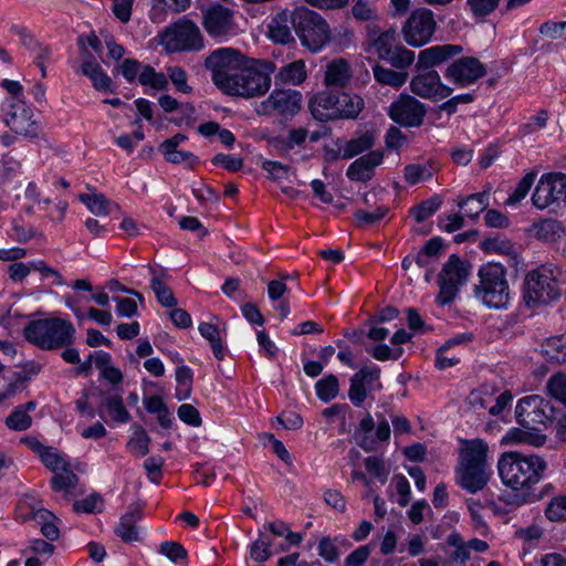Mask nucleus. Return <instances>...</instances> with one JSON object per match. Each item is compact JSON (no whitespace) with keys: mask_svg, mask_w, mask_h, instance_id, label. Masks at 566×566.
<instances>
[{"mask_svg":"<svg viewBox=\"0 0 566 566\" xmlns=\"http://www.w3.org/2000/svg\"><path fill=\"white\" fill-rule=\"evenodd\" d=\"M501 0H467L470 12L475 18L486 17L492 13Z\"/></svg>","mask_w":566,"mask_h":566,"instance_id":"nucleus-58","label":"nucleus"},{"mask_svg":"<svg viewBox=\"0 0 566 566\" xmlns=\"http://www.w3.org/2000/svg\"><path fill=\"white\" fill-rule=\"evenodd\" d=\"M375 144V139L371 134H364L358 138L352 139L346 143L343 149V159L353 158L366 150H369Z\"/></svg>","mask_w":566,"mask_h":566,"instance_id":"nucleus-45","label":"nucleus"},{"mask_svg":"<svg viewBox=\"0 0 566 566\" xmlns=\"http://www.w3.org/2000/svg\"><path fill=\"white\" fill-rule=\"evenodd\" d=\"M77 475L72 471L71 467H69L67 469L54 473L51 479V486L53 491L62 493L64 497H69L77 485Z\"/></svg>","mask_w":566,"mask_h":566,"instance_id":"nucleus-38","label":"nucleus"},{"mask_svg":"<svg viewBox=\"0 0 566 566\" xmlns=\"http://www.w3.org/2000/svg\"><path fill=\"white\" fill-rule=\"evenodd\" d=\"M536 178V172L531 171L526 174L520 182L516 185L514 191L512 195L509 196V198L505 200V205L507 206H514L518 202H521L531 190L534 180Z\"/></svg>","mask_w":566,"mask_h":566,"instance_id":"nucleus-52","label":"nucleus"},{"mask_svg":"<svg viewBox=\"0 0 566 566\" xmlns=\"http://www.w3.org/2000/svg\"><path fill=\"white\" fill-rule=\"evenodd\" d=\"M437 30L434 13L427 8H417L401 25L403 41L412 48L428 44Z\"/></svg>","mask_w":566,"mask_h":566,"instance_id":"nucleus-11","label":"nucleus"},{"mask_svg":"<svg viewBox=\"0 0 566 566\" xmlns=\"http://www.w3.org/2000/svg\"><path fill=\"white\" fill-rule=\"evenodd\" d=\"M373 74L375 80L382 84V85H389L395 88L401 87L408 78V74L405 72H397L391 69L384 67L379 64H376L373 67Z\"/></svg>","mask_w":566,"mask_h":566,"instance_id":"nucleus-40","label":"nucleus"},{"mask_svg":"<svg viewBox=\"0 0 566 566\" xmlns=\"http://www.w3.org/2000/svg\"><path fill=\"white\" fill-rule=\"evenodd\" d=\"M506 439L511 442H525L534 447H541L546 442V437L543 434L530 433L518 429L510 431Z\"/></svg>","mask_w":566,"mask_h":566,"instance_id":"nucleus-60","label":"nucleus"},{"mask_svg":"<svg viewBox=\"0 0 566 566\" xmlns=\"http://www.w3.org/2000/svg\"><path fill=\"white\" fill-rule=\"evenodd\" d=\"M143 516V509L139 504L129 505L127 512L120 517L115 533L126 543L139 541V533L136 526L137 521Z\"/></svg>","mask_w":566,"mask_h":566,"instance_id":"nucleus-28","label":"nucleus"},{"mask_svg":"<svg viewBox=\"0 0 566 566\" xmlns=\"http://www.w3.org/2000/svg\"><path fill=\"white\" fill-rule=\"evenodd\" d=\"M159 43L168 53L199 52L205 48V39L199 27L182 17L159 33Z\"/></svg>","mask_w":566,"mask_h":566,"instance_id":"nucleus-7","label":"nucleus"},{"mask_svg":"<svg viewBox=\"0 0 566 566\" xmlns=\"http://www.w3.org/2000/svg\"><path fill=\"white\" fill-rule=\"evenodd\" d=\"M315 390L317 397L324 401L328 402L337 397L339 392V382L335 375H328L322 379H319L315 384Z\"/></svg>","mask_w":566,"mask_h":566,"instance_id":"nucleus-44","label":"nucleus"},{"mask_svg":"<svg viewBox=\"0 0 566 566\" xmlns=\"http://www.w3.org/2000/svg\"><path fill=\"white\" fill-rule=\"evenodd\" d=\"M465 210V216L476 218L489 206V196L485 192L474 193L458 202Z\"/></svg>","mask_w":566,"mask_h":566,"instance_id":"nucleus-42","label":"nucleus"},{"mask_svg":"<svg viewBox=\"0 0 566 566\" xmlns=\"http://www.w3.org/2000/svg\"><path fill=\"white\" fill-rule=\"evenodd\" d=\"M271 547L272 542L263 534H260L259 538L250 547L251 558L258 563L266 562L272 556Z\"/></svg>","mask_w":566,"mask_h":566,"instance_id":"nucleus-56","label":"nucleus"},{"mask_svg":"<svg viewBox=\"0 0 566 566\" xmlns=\"http://www.w3.org/2000/svg\"><path fill=\"white\" fill-rule=\"evenodd\" d=\"M294 10H286L275 14L269 23V36L272 41L280 44H287L294 41L293 29Z\"/></svg>","mask_w":566,"mask_h":566,"instance_id":"nucleus-26","label":"nucleus"},{"mask_svg":"<svg viewBox=\"0 0 566 566\" xmlns=\"http://www.w3.org/2000/svg\"><path fill=\"white\" fill-rule=\"evenodd\" d=\"M541 354L551 364H566V335L560 334L545 338L541 345Z\"/></svg>","mask_w":566,"mask_h":566,"instance_id":"nucleus-30","label":"nucleus"},{"mask_svg":"<svg viewBox=\"0 0 566 566\" xmlns=\"http://www.w3.org/2000/svg\"><path fill=\"white\" fill-rule=\"evenodd\" d=\"M248 56L233 48H220L205 59V67L211 73L212 83L224 91L238 72L242 69Z\"/></svg>","mask_w":566,"mask_h":566,"instance_id":"nucleus-10","label":"nucleus"},{"mask_svg":"<svg viewBox=\"0 0 566 566\" xmlns=\"http://www.w3.org/2000/svg\"><path fill=\"white\" fill-rule=\"evenodd\" d=\"M363 107L360 96L340 92L317 96L312 104V113L319 119L356 118Z\"/></svg>","mask_w":566,"mask_h":566,"instance_id":"nucleus-9","label":"nucleus"},{"mask_svg":"<svg viewBox=\"0 0 566 566\" xmlns=\"http://www.w3.org/2000/svg\"><path fill=\"white\" fill-rule=\"evenodd\" d=\"M384 160L381 150H371L353 161L347 168L346 176L352 181L368 182L375 176V169Z\"/></svg>","mask_w":566,"mask_h":566,"instance_id":"nucleus-22","label":"nucleus"},{"mask_svg":"<svg viewBox=\"0 0 566 566\" xmlns=\"http://www.w3.org/2000/svg\"><path fill=\"white\" fill-rule=\"evenodd\" d=\"M468 273L461 260L451 255L439 274V294L437 301L441 305L452 302L459 291V286L467 280Z\"/></svg>","mask_w":566,"mask_h":566,"instance_id":"nucleus-15","label":"nucleus"},{"mask_svg":"<svg viewBox=\"0 0 566 566\" xmlns=\"http://www.w3.org/2000/svg\"><path fill=\"white\" fill-rule=\"evenodd\" d=\"M6 125L17 135L25 138H35L39 136L40 127L33 118V113L22 101H9L4 111Z\"/></svg>","mask_w":566,"mask_h":566,"instance_id":"nucleus-16","label":"nucleus"},{"mask_svg":"<svg viewBox=\"0 0 566 566\" xmlns=\"http://www.w3.org/2000/svg\"><path fill=\"white\" fill-rule=\"evenodd\" d=\"M167 78L171 81L175 88L184 94L192 93V87L188 84V76L186 71L178 65L167 67Z\"/></svg>","mask_w":566,"mask_h":566,"instance_id":"nucleus-55","label":"nucleus"},{"mask_svg":"<svg viewBox=\"0 0 566 566\" xmlns=\"http://www.w3.org/2000/svg\"><path fill=\"white\" fill-rule=\"evenodd\" d=\"M307 77L306 65L303 60H295L279 69L275 82L280 84L301 85Z\"/></svg>","mask_w":566,"mask_h":566,"instance_id":"nucleus-32","label":"nucleus"},{"mask_svg":"<svg viewBox=\"0 0 566 566\" xmlns=\"http://www.w3.org/2000/svg\"><path fill=\"white\" fill-rule=\"evenodd\" d=\"M462 51V46L458 44L433 45L419 52L416 66L418 70H429L461 54Z\"/></svg>","mask_w":566,"mask_h":566,"instance_id":"nucleus-23","label":"nucleus"},{"mask_svg":"<svg viewBox=\"0 0 566 566\" xmlns=\"http://www.w3.org/2000/svg\"><path fill=\"white\" fill-rule=\"evenodd\" d=\"M559 296L560 291L552 265H541L526 274L523 298L528 307L549 304Z\"/></svg>","mask_w":566,"mask_h":566,"instance_id":"nucleus-8","label":"nucleus"},{"mask_svg":"<svg viewBox=\"0 0 566 566\" xmlns=\"http://www.w3.org/2000/svg\"><path fill=\"white\" fill-rule=\"evenodd\" d=\"M23 46L29 52L30 56L33 59L34 63L39 66L41 71V76H46L45 62L49 60L51 51L49 48L42 45L40 42L34 40L31 36L23 38Z\"/></svg>","mask_w":566,"mask_h":566,"instance_id":"nucleus-39","label":"nucleus"},{"mask_svg":"<svg viewBox=\"0 0 566 566\" xmlns=\"http://www.w3.org/2000/svg\"><path fill=\"white\" fill-rule=\"evenodd\" d=\"M317 551L318 555L327 563H335L339 558L338 548L329 536L319 539Z\"/></svg>","mask_w":566,"mask_h":566,"instance_id":"nucleus-62","label":"nucleus"},{"mask_svg":"<svg viewBox=\"0 0 566 566\" xmlns=\"http://www.w3.org/2000/svg\"><path fill=\"white\" fill-rule=\"evenodd\" d=\"M42 463L46 469L53 473L60 472L71 467L70 462L62 455L55 448L48 447L40 457Z\"/></svg>","mask_w":566,"mask_h":566,"instance_id":"nucleus-50","label":"nucleus"},{"mask_svg":"<svg viewBox=\"0 0 566 566\" xmlns=\"http://www.w3.org/2000/svg\"><path fill=\"white\" fill-rule=\"evenodd\" d=\"M539 33L551 40H566V21H547L541 24Z\"/></svg>","mask_w":566,"mask_h":566,"instance_id":"nucleus-59","label":"nucleus"},{"mask_svg":"<svg viewBox=\"0 0 566 566\" xmlns=\"http://www.w3.org/2000/svg\"><path fill=\"white\" fill-rule=\"evenodd\" d=\"M485 75V65L474 56L460 57L444 71V77L459 87H468Z\"/></svg>","mask_w":566,"mask_h":566,"instance_id":"nucleus-17","label":"nucleus"},{"mask_svg":"<svg viewBox=\"0 0 566 566\" xmlns=\"http://www.w3.org/2000/svg\"><path fill=\"white\" fill-rule=\"evenodd\" d=\"M352 13L358 21H374L377 19V10L367 0H358L352 7Z\"/></svg>","mask_w":566,"mask_h":566,"instance_id":"nucleus-64","label":"nucleus"},{"mask_svg":"<svg viewBox=\"0 0 566 566\" xmlns=\"http://www.w3.org/2000/svg\"><path fill=\"white\" fill-rule=\"evenodd\" d=\"M547 462L539 455L507 451L497 461L501 481L507 488L523 493L530 492L542 481Z\"/></svg>","mask_w":566,"mask_h":566,"instance_id":"nucleus-1","label":"nucleus"},{"mask_svg":"<svg viewBox=\"0 0 566 566\" xmlns=\"http://www.w3.org/2000/svg\"><path fill=\"white\" fill-rule=\"evenodd\" d=\"M202 25L212 38H223L234 31L233 11L221 4L212 6L205 11Z\"/></svg>","mask_w":566,"mask_h":566,"instance_id":"nucleus-20","label":"nucleus"},{"mask_svg":"<svg viewBox=\"0 0 566 566\" xmlns=\"http://www.w3.org/2000/svg\"><path fill=\"white\" fill-rule=\"evenodd\" d=\"M138 82L144 86H150L155 90H166L168 78L165 73L156 72L150 65H144L138 76Z\"/></svg>","mask_w":566,"mask_h":566,"instance_id":"nucleus-43","label":"nucleus"},{"mask_svg":"<svg viewBox=\"0 0 566 566\" xmlns=\"http://www.w3.org/2000/svg\"><path fill=\"white\" fill-rule=\"evenodd\" d=\"M436 171L437 168L431 160L421 164H409L403 168V178L408 185L415 186L419 182L430 180Z\"/></svg>","mask_w":566,"mask_h":566,"instance_id":"nucleus-35","label":"nucleus"},{"mask_svg":"<svg viewBox=\"0 0 566 566\" xmlns=\"http://www.w3.org/2000/svg\"><path fill=\"white\" fill-rule=\"evenodd\" d=\"M302 106V94L294 90L276 88L255 105V113L260 116H281L291 118L298 113Z\"/></svg>","mask_w":566,"mask_h":566,"instance_id":"nucleus-12","label":"nucleus"},{"mask_svg":"<svg viewBox=\"0 0 566 566\" xmlns=\"http://www.w3.org/2000/svg\"><path fill=\"white\" fill-rule=\"evenodd\" d=\"M479 284L474 290L475 296L489 307H505L510 301L505 268L499 263L484 264L479 270Z\"/></svg>","mask_w":566,"mask_h":566,"instance_id":"nucleus-5","label":"nucleus"},{"mask_svg":"<svg viewBox=\"0 0 566 566\" xmlns=\"http://www.w3.org/2000/svg\"><path fill=\"white\" fill-rule=\"evenodd\" d=\"M375 428V421L370 413H367L360 421L357 428V433L359 436L358 444L359 447L367 451H374L376 449V441L370 438V432Z\"/></svg>","mask_w":566,"mask_h":566,"instance_id":"nucleus-46","label":"nucleus"},{"mask_svg":"<svg viewBox=\"0 0 566 566\" xmlns=\"http://www.w3.org/2000/svg\"><path fill=\"white\" fill-rule=\"evenodd\" d=\"M187 140L184 134H176L172 137L164 140L158 150L163 154L164 158L171 164H186L188 168H193L198 163L197 156L190 151L177 149L178 146Z\"/></svg>","mask_w":566,"mask_h":566,"instance_id":"nucleus-25","label":"nucleus"},{"mask_svg":"<svg viewBox=\"0 0 566 566\" xmlns=\"http://www.w3.org/2000/svg\"><path fill=\"white\" fill-rule=\"evenodd\" d=\"M36 408V402L31 400L17 406L6 418V426L12 431H25L32 426V418L29 412Z\"/></svg>","mask_w":566,"mask_h":566,"instance_id":"nucleus-33","label":"nucleus"},{"mask_svg":"<svg viewBox=\"0 0 566 566\" xmlns=\"http://www.w3.org/2000/svg\"><path fill=\"white\" fill-rule=\"evenodd\" d=\"M176 380L178 386L176 388V398L180 400L188 399L191 394L192 386V371L187 366H180L176 369Z\"/></svg>","mask_w":566,"mask_h":566,"instance_id":"nucleus-49","label":"nucleus"},{"mask_svg":"<svg viewBox=\"0 0 566 566\" xmlns=\"http://www.w3.org/2000/svg\"><path fill=\"white\" fill-rule=\"evenodd\" d=\"M534 237L541 241L554 243L566 235L563 223L554 219H544L533 223Z\"/></svg>","mask_w":566,"mask_h":566,"instance_id":"nucleus-31","label":"nucleus"},{"mask_svg":"<svg viewBox=\"0 0 566 566\" xmlns=\"http://www.w3.org/2000/svg\"><path fill=\"white\" fill-rule=\"evenodd\" d=\"M388 207H378L374 211L359 209L355 212V219L359 227L375 224L381 221L388 213Z\"/></svg>","mask_w":566,"mask_h":566,"instance_id":"nucleus-57","label":"nucleus"},{"mask_svg":"<svg viewBox=\"0 0 566 566\" xmlns=\"http://www.w3.org/2000/svg\"><path fill=\"white\" fill-rule=\"evenodd\" d=\"M82 74L90 77L93 86L99 91H107L111 86V77L102 70L94 56L87 51L83 52Z\"/></svg>","mask_w":566,"mask_h":566,"instance_id":"nucleus-29","label":"nucleus"},{"mask_svg":"<svg viewBox=\"0 0 566 566\" xmlns=\"http://www.w3.org/2000/svg\"><path fill=\"white\" fill-rule=\"evenodd\" d=\"M352 77V70L344 59H335L326 65L325 84L327 86H345Z\"/></svg>","mask_w":566,"mask_h":566,"instance_id":"nucleus-34","label":"nucleus"},{"mask_svg":"<svg viewBox=\"0 0 566 566\" xmlns=\"http://www.w3.org/2000/svg\"><path fill=\"white\" fill-rule=\"evenodd\" d=\"M73 507L74 511L80 513L101 512L103 507V500L98 494H91L81 501H76L73 504Z\"/></svg>","mask_w":566,"mask_h":566,"instance_id":"nucleus-63","label":"nucleus"},{"mask_svg":"<svg viewBox=\"0 0 566 566\" xmlns=\"http://www.w3.org/2000/svg\"><path fill=\"white\" fill-rule=\"evenodd\" d=\"M442 205V198L439 195L422 201L411 209V213L418 223L423 222L431 217Z\"/></svg>","mask_w":566,"mask_h":566,"instance_id":"nucleus-48","label":"nucleus"},{"mask_svg":"<svg viewBox=\"0 0 566 566\" xmlns=\"http://www.w3.org/2000/svg\"><path fill=\"white\" fill-rule=\"evenodd\" d=\"M380 368L377 366H365L350 378V387L348 390L349 400L357 407L367 398L368 391L375 388V384L379 380Z\"/></svg>","mask_w":566,"mask_h":566,"instance_id":"nucleus-21","label":"nucleus"},{"mask_svg":"<svg viewBox=\"0 0 566 566\" xmlns=\"http://www.w3.org/2000/svg\"><path fill=\"white\" fill-rule=\"evenodd\" d=\"M80 200L95 216H108L113 209H117V205L107 200L102 193H83Z\"/></svg>","mask_w":566,"mask_h":566,"instance_id":"nucleus-37","label":"nucleus"},{"mask_svg":"<svg viewBox=\"0 0 566 566\" xmlns=\"http://www.w3.org/2000/svg\"><path fill=\"white\" fill-rule=\"evenodd\" d=\"M426 114V106L409 94H400L388 108L390 119L406 128L420 127Z\"/></svg>","mask_w":566,"mask_h":566,"instance_id":"nucleus-14","label":"nucleus"},{"mask_svg":"<svg viewBox=\"0 0 566 566\" xmlns=\"http://www.w3.org/2000/svg\"><path fill=\"white\" fill-rule=\"evenodd\" d=\"M549 403L538 395H531L522 398L515 408L517 422L526 429L536 430L537 426L548 420L546 410Z\"/></svg>","mask_w":566,"mask_h":566,"instance_id":"nucleus-18","label":"nucleus"},{"mask_svg":"<svg viewBox=\"0 0 566 566\" xmlns=\"http://www.w3.org/2000/svg\"><path fill=\"white\" fill-rule=\"evenodd\" d=\"M293 30L311 52L321 51L331 41L328 23L317 12L305 7L294 9Z\"/></svg>","mask_w":566,"mask_h":566,"instance_id":"nucleus-6","label":"nucleus"},{"mask_svg":"<svg viewBox=\"0 0 566 566\" xmlns=\"http://www.w3.org/2000/svg\"><path fill=\"white\" fill-rule=\"evenodd\" d=\"M275 70V64L272 61L248 56L242 69L228 84L223 93L243 98L263 96L271 88V75Z\"/></svg>","mask_w":566,"mask_h":566,"instance_id":"nucleus-2","label":"nucleus"},{"mask_svg":"<svg viewBox=\"0 0 566 566\" xmlns=\"http://www.w3.org/2000/svg\"><path fill=\"white\" fill-rule=\"evenodd\" d=\"M410 90L417 96L431 101H441L453 92L451 87L442 83L439 73L434 70H427L413 76Z\"/></svg>","mask_w":566,"mask_h":566,"instance_id":"nucleus-19","label":"nucleus"},{"mask_svg":"<svg viewBox=\"0 0 566 566\" xmlns=\"http://www.w3.org/2000/svg\"><path fill=\"white\" fill-rule=\"evenodd\" d=\"M545 516L551 522L566 521V494L556 495L547 502Z\"/></svg>","mask_w":566,"mask_h":566,"instance_id":"nucleus-51","label":"nucleus"},{"mask_svg":"<svg viewBox=\"0 0 566 566\" xmlns=\"http://www.w3.org/2000/svg\"><path fill=\"white\" fill-rule=\"evenodd\" d=\"M198 329L201 336L210 343L214 357L219 360H222L224 357V352L220 329L216 325L208 322L200 323Z\"/></svg>","mask_w":566,"mask_h":566,"instance_id":"nucleus-41","label":"nucleus"},{"mask_svg":"<svg viewBox=\"0 0 566 566\" xmlns=\"http://www.w3.org/2000/svg\"><path fill=\"white\" fill-rule=\"evenodd\" d=\"M150 272L153 273L150 289L155 293L158 303L164 307H175L177 305V300L171 289L164 281V277L166 276L165 273L158 274L153 269H150Z\"/></svg>","mask_w":566,"mask_h":566,"instance_id":"nucleus-36","label":"nucleus"},{"mask_svg":"<svg viewBox=\"0 0 566 566\" xmlns=\"http://www.w3.org/2000/svg\"><path fill=\"white\" fill-rule=\"evenodd\" d=\"M488 444L480 439L467 441L460 451L459 463L464 465L490 469L488 463Z\"/></svg>","mask_w":566,"mask_h":566,"instance_id":"nucleus-27","label":"nucleus"},{"mask_svg":"<svg viewBox=\"0 0 566 566\" xmlns=\"http://www.w3.org/2000/svg\"><path fill=\"white\" fill-rule=\"evenodd\" d=\"M455 473L458 483L462 489L469 491L470 493H476L488 484L492 471L491 469H483L459 463Z\"/></svg>","mask_w":566,"mask_h":566,"instance_id":"nucleus-24","label":"nucleus"},{"mask_svg":"<svg viewBox=\"0 0 566 566\" xmlns=\"http://www.w3.org/2000/svg\"><path fill=\"white\" fill-rule=\"evenodd\" d=\"M28 342L41 349L52 350L70 346L75 328L69 321L59 317L31 321L23 331Z\"/></svg>","mask_w":566,"mask_h":566,"instance_id":"nucleus-4","label":"nucleus"},{"mask_svg":"<svg viewBox=\"0 0 566 566\" xmlns=\"http://www.w3.org/2000/svg\"><path fill=\"white\" fill-rule=\"evenodd\" d=\"M366 33L363 43L366 53L376 54L396 69H406L415 62V52L398 42L394 29L380 31L375 23H369L366 25Z\"/></svg>","mask_w":566,"mask_h":566,"instance_id":"nucleus-3","label":"nucleus"},{"mask_svg":"<svg viewBox=\"0 0 566 566\" xmlns=\"http://www.w3.org/2000/svg\"><path fill=\"white\" fill-rule=\"evenodd\" d=\"M104 406L106 407L112 419L118 423H126L130 419V415L123 403V399L119 395H112L104 399Z\"/></svg>","mask_w":566,"mask_h":566,"instance_id":"nucleus-47","label":"nucleus"},{"mask_svg":"<svg viewBox=\"0 0 566 566\" xmlns=\"http://www.w3.org/2000/svg\"><path fill=\"white\" fill-rule=\"evenodd\" d=\"M532 202L541 210L554 203L566 205V175L563 172L542 175L532 195Z\"/></svg>","mask_w":566,"mask_h":566,"instance_id":"nucleus-13","label":"nucleus"},{"mask_svg":"<svg viewBox=\"0 0 566 566\" xmlns=\"http://www.w3.org/2000/svg\"><path fill=\"white\" fill-rule=\"evenodd\" d=\"M546 389L548 394L566 406V374L557 373L553 375L547 384Z\"/></svg>","mask_w":566,"mask_h":566,"instance_id":"nucleus-54","label":"nucleus"},{"mask_svg":"<svg viewBox=\"0 0 566 566\" xmlns=\"http://www.w3.org/2000/svg\"><path fill=\"white\" fill-rule=\"evenodd\" d=\"M150 438L142 428H137L130 440L127 442V448L134 452L136 457H145L149 452Z\"/></svg>","mask_w":566,"mask_h":566,"instance_id":"nucleus-53","label":"nucleus"},{"mask_svg":"<svg viewBox=\"0 0 566 566\" xmlns=\"http://www.w3.org/2000/svg\"><path fill=\"white\" fill-rule=\"evenodd\" d=\"M365 467L369 474L378 479L381 483L387 481L389 471L386 468L385 461L378 457H367L365 459Z\"/></svg>","mask_w":566,"mask_h":566,"instance_id":"nucleus-61","label":"nucleus"}]
</instances>
